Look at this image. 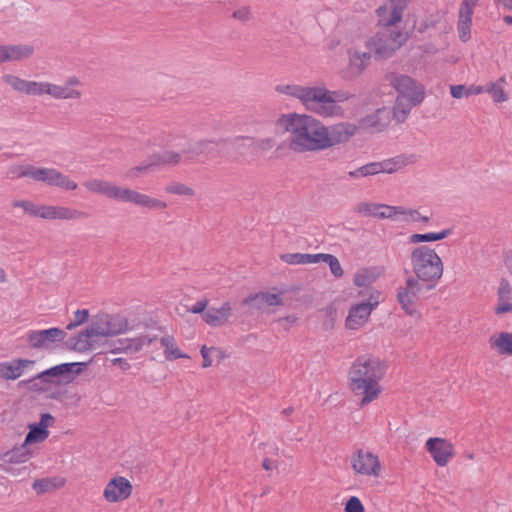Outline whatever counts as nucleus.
<instances>
[{"mask_svg": "<svg viewBox=\"0 0 512 512\" xmlns=\"http://www.w3.org/2000/svg\"><path fill=\"white\" fill-rule=\"evenodd\" d=\"M388 365L378 357L358 356L348 374V386L355 395H362L360 406L377 399L382 391L379 381L385 376Z\"/></svg>", "mask_w": 512, "mask_h": 512, "instance_id": "1", "label": "nucleus"}, {"mask_svg": "<svg viewBox=\"0 0 512 512\" xmlns=\"http://www.w3.org/2000/svg\"><path fill=\"white\" fill-rule=\"evenodd\" d=\"M321 125L313 116L298 113L282 114L276 121L278 128L292 134L289 147L298 153L320 151Z\"/></svg>", "mask_w": 512, "mask_h": 512, "instance_id": "2", "label": "nucleus"}, {"mask_svg": "<svg viewBox=\"0 0 512 512\" xmlns=\"http://www.w3.org/2000/svg\"><path fill=\"white\" fill-rule=\"evenodd\" d=\"M85 187L93 193L102 194L120 202L132 203L149 209H164L167 207L166 202L129 188L116 186L105 180L93 179L87 181Z\"/></svg>", "mask_w": 512, "mask_h": 512, "instance_id": "3", "label": "nucleus"}, {"mask_svg": "<svg viewBox=\"0 0 512 512\" xmlns=\"http://www.w3.org/2000/svg\"><path fill=\"white\" fill-rule=\"evenodd\" d=\"M411 263L415 278L426 282L425 290L435 288L436 282L443 275V262L436 251L427 245L414 248L411 252Z\"/></svg>", "mask_w": 512, "mask_h": 512, "instance_id": "4", "label": "nucleus"}, {"mask_svg": "<svg viewBox=\"0 0 512 512\" xmlns=\"http://www.w3.org/2000/svg\"><path fill=\"white\" fill-rule=\"evenodd\" d=\"M94 358L95 356L85 362H67L52 366L37 373L34 379L59 387L67 386L88 369Z\"/></svg>", "mask_w": 512, "mask_h": 512, "instance_id": "5", "label": "nucleus"}, {"mask_svg": "<svg viewBox=\"0 0 512 512\" xmlns=\"http://www.w3.org/2000/svg\"><path fill=\"white\" fill-rule=\"evenodd\" d=\"M221 145L222 157L231 159L237 163H250L256 160L254 137L234 136L217 139Z\"/></svg>", "mask_w": 512, "mask_h": 512, "instance_id": "6", "label": "nucleus"}, {"mask_svg": "<svg viewBox=\"0 0 512 512\" xmlns=\"http://www.w3.org/2000/svg\"><path fill=\"white\" fill-rule=\"evenodd\" d=\"M276 91L282 94L293 96L299 99L305 108L312 112L314 106H319L322 112L327 109L320 104L331 102L327 88L325 87H304L299 85H277Z\"/></svg>", "mask_w": 512, "mask_h": 512, "instance_id": "7", "label": "nucleus"}, {"mask_svg": "<svg viewBox=\"0 0 512 512\" xmlns=\"http://www.w3.org/2000/svg\"><path fill=\"white\" fill-rule=\"evenodd\" d=\"M388 80L398 93L397 98L406 100L410 106H419L425 99V86L415 78L406 74L391 73Z\"/></svg>", "mask_w": 512, "mask_h": 512, "instance_id": "8", "label": "nucleus"}, {"mask_svg": "<svg viewBox=\"0 0 512 512\" xmlns=\"http://www.w3.org/2000/svg\"><path fill=\"white\" fill-rule=\"evenodd\" d=\"M423 289H425V285L413 276L406 279L405 286H400L397 289L396 298L398 303L407 315L415 319H420L422 316L417 309V303Z\"/></svg>", "mask_w": 512, "mask_h": 512, "instance_id": "9", "label": "nucleus"}, {"mask_svg": "<svg viewBox=\"0 0 512 512\" xmlns=\"http://www.w3.org/2000/svg\"><path fill=\"white\" fill-rule=\"evenodd\" d=\"M380 292L372 289L368 299L352 304L348 310L345 327L349 330H357L369 319L371 312L378 306Z\"/></svg>", "mask_w": 512, "mask_h": 512, "instance_id": "10", "label": "nucleus"}, {"mask_svg": "<svg viewBox=\"0 0 512 512\" xmlns=\"http://www.w3.org/2000/svg\"><path fill=\"white\" fill-rule=\"evenodd\" d=\"M320 151L333 146L347 143L357 132V125L350 122H340L334 125H321Z\"/></svg>", "mask_w": 512, "mask_h": 512, "instance_id": "11", "label": "nucleus"}, {"mask_svg": "<svg viewBox=\"0 0 512 512\" xmlns=\"http://www.w3.org/2000/svg\"><path fill=\"white\" fill-rule=\"evenodd\" d=\"M67 337V332L59 327H51L42 330H31L27 333V344L31 349L53 351L55 344L62 342Z\"/></svg>", "mask_w": 512, "mask_h": 512, "instance_id": "12", "label": "nucleus"}, {"mask_svg": "<svg viewBox=\"0 0 512 512\" xmlns=\"http://www.w3.org/2000/svg\"><path fill=\"white\" fill-rule=\"evenodd\" d=\"M182 154L188 160H193L199 156H203L205 160H213L222 158L221 145L217 144V140L201 139L188 145L182 149Z\"/></svg>", "mask_w": 512, "mask_h": 512, "instance_id": "13", "label": "nucleus"}, {"mask_svg": "<svg viewBox=\"0 0 512 512\" xmlns=\"http://www.w3.org/2000/svg\"><path fill=\"white\" fill-rule=\"evenodd\" d=\"M425 448L435 463L441 467L446 466L455 455L453 444L445 438L430 437L425 443Z\"/></svg>", "mask_w": 512, "mask_h": 512, "instance_id": "14", "label": "nucleus"}, {"mask_svg": "<svg viewBox=\"0 0 512 512\" xmlns=\"http://www.w3.org/2000/svg\"><path fill=\"white\" fill-rule=\"evenodd\" d=\"M391 122V110L386 107L378 108L358 120V128L371 133L384 131Z\"/></svg>", "mask_w": 512, "mask_h": 512, "instance_id": "15", "label": "nucleus"}, {"mask_svg": "<svg viewBox=\"0 0 512 512\" xmlns=\"http://www.w3.org/2000/svg\"><path fill=\"white\" fill-rule=\"evenodd\" d=\"M131 482L122 476L113 477L104 489V498L111 503H116L130 497L132 493Z\"/></svg>", "mask_w": 512, "mask_h": 512, "instance_id": "16", "label": "nucleus"}, {"mask_svg": "<svg viewBox=\"0 0 512 512\" xmlns=\"http://www.w3.org/2000/svg\"><path fill=\"white\" fill-rule=\"evenodd\" d=\"M352 467L358 474L378 476L381 464L378 456L358 450L352 458Z\"/></svg>", "mask_w": 512, "mask_h": 512, "instance_id": "17", "label": "nucleus"}, {"mask_svg": "<svg viewBox=\"0 0 512 512\" xmlns=\"http://www.w3.org/2000/svg\"><path fill=\"white\" fill-rule=\"evenodd\" d=\"M367 48L377 60H386L393 56L397 48L382 34L377 32L366 43Z\"/></svg>", "mask_w": 512, "mask_h": 512, "instance_id": "18", "label": "nucleus"}, {"mask_svg": "<svg viewBox=\"0 0 512 512\" xmlns=\"http://www.w3.org/2000/svg\"><path fill=\"white\" fill-rule=\"evenodd\" d=\"M3 81L16 91L25 93L27 95H42L44 94L45 82L28 81L21 79L18 76L5 74Z\"/></svg>", "mask_w": 512, "mask_h": 512, "instance_id": "19", "label": "nucleus"}, {"mask_svg": "<svg viewBox=\"0 0 512 512\" xmlns=\"http://www.w3.org/2000/svg\"><path fill=\"white\" fill-rule=\"evenodd\" d=\"M391 2V9H389L386 6H380L377 8L376 13L379 18L378 26H382L384 28H391L394 27L399 22H401L403 11L405 9L406 4H395L393 0H391Z\"/></svg>", "mask_w": 512, "mask_h": 512, "instance_id": "20", "label": "nucleus"}, {"mask_svg": "<svg viewBox=\"0 0 512 512\" xmlns=\"http://www.w3.org/2000/svg\"><path fill=\"white\" fill-rule=\"evenodd\" d=\"M35 364L34 360L15 358L12 361L0 362V377L6 381L18 379L24 369Z\"/></svg>", "mask_w": 512, "mask_h": 512, "instance_id": "21", "label": "nucleus"}, {"mask_svg": "<svg viewBox=\"0 0 512 512\" xmlns=\"http://www.w3.org/2000/svg\"><path fill=\"white\" fill-rule=\"evenodd\" d=\"M498 303L494 309L497 315L512 311V287L506 278H501L498 291Z\"/></svg>", "mask_w": 512, "mask_h": 512, "instance_id": "22", "label": "nucleus"}, {"mask_svg": "<svg viewBox=\"0 0 512 512\" xmlns=\"http://www.w3.org/2000/svg\"><path fill=\"white\" fill-rule=\"evenodd\" d=\"M327 92H328L331 102L322 104L327 109V111L324 113L319 108V106H314L313 107L314 109L312 110V112H314L320 116H324V117L342 114V111H343L342 108L340 106H338L336 103L348 100L349 95L346 92L341 91V90L330 91L327 89Z\"/></svg>", "mask_w": 512, "mask_h": 512, "instance_id": "23", "label": "nucleus"}, {"mask_svg": "<svg viewBox=\"0 0 512 512\" xmlns=\"http://www.w3.org/2000/svg\"><path fill=\"white\" fill-rule=\"evenodd\" d=\"M231 305L228 301L224 302L220 308H209L204 314L203 321L211 327L224 325L231 316Z\"/></svg>", "mask_w": 512, "mask_h": 512, "instance_id": "24", "label": "nucleus"}, {"mask_svg": "<svg viewBox=\"0 0 512 512\" xmlns=\"http://www.w3.org/2000/svg\"><path fill=\"white\" fill-rule=\"evenodd\" d=\"M100 321L103 322L108 336L119 335L128 330V319L120 314H101Z\"/></svg>", "mask_w": 512, "mask_h": 512, "instance_id": "25", "label": "nucleus"}, {"mask_svg": "<svg viewBox=\"0 0 512 512\" xmlns=\"http://www.w3.org/2000/svg\"><path fill=\"white\" fill-rule=\"evenodd\" d=\"M50 170L51 168L36 167L34 165L28 164L17 166L16 170L13 172L17 173V177L19 178L30 177L36 181L47 184Z\"/></svg>", "mask_w": 512, "mask_h": 512, "instance_id": "26", "label": "nucleus"}, {"mask_svg": "<svg viewBox=\"0 0 512 512\" xmlns=\"http://www.w3.org/2000/svg\"><path fill=\"white\" fill-rule=\"evenodd\" d=\"M489 344L498 354L512 356V332L502 331L497 336H491Z\"/></svg>", "mask_w": 512, "mask_h": 512, "instance_id": "27", "label": "nucleus"}, {"mask_svg": "<svg viewBox=\"0 0 512 512\" xmlns=\"http://www.w3.org/2000/svg\"><path fill=\"white\" fill-rule=\"evenodd\" d=\"M6 62L21 61L30 58L34 54V47L29 44L4 45Z\"/></svg>", "mask_w": 512, "mask_h": 512, "instance_id": "28", "label": "nucleus"}, {"mask_svg": "<svg viewBox=\"0 0 512 512\" xmlns=\"http://www.w3.org/2000/svg\"><path fill=\"white\" fill-rule=\"evenodd\" d=\"M47 185L56 186L68 191L76 190L78 187L77 183L70 179L69 176L54 168L50 170Z\"/></svg>", "mask_w": 512, "mask_h": 512, "instance_id": "29", "label": "nucleus"}, {"mask_svg": "<svg viewBox=\"0 0 512 512\" xmlns=\"http://www.w3.org/2000/svg\"><path fill=\"white\" fill-rule=\"evenodd\" d=\"M44 94H49L57 99H78L81 92L68 86H58L45 82Z\"/></svg>", "mask_w": 512, "mask_h": 512, "instance_id": "30", "label": "nucleus"}, {"mask_svg": "<svg viewBox=\"0 0 512 512\" xmlns=\"http://www.w3.org/2000/svg\"><path fill=\"white\" fill-rule=\"evenodd\" d=\"M100 315L101 314L96 315L95 320H93L85 329L80 331V336H84L86 341L93 345L95 343V340L93 339L94 337H108L105 326L103 322L100 321Z\"/></svg>", "mask_w": 512, "mask_h": 512, "instance_id": "31", "label": "nucleus"}, {"mask_svg": "<svg viewBox=\"0 0 512 512\" xmlns=\"http://www.w3.org/2000/svg\"><path fill=\"white\" fill-rule=\"evenodd\" d=\"M412 17V26L405 33L387 28V34H384V36L390 41L392 45L395 46V48L399 49L412 36V33L416 28L417 22L416 17L414 15Z\"/></svg>", "mask_w": 512, "mask_h": 512, "instance_id": "32", "label": "nucleus"}, {"mask_svg": "<svg viewBox=\"0 0 512 512\" xmlns=\"http://www.w3.org/2000/svg\"><path fill=\"white\" fill-rule=\"evenodd\" d=\"M378 275L373 272L372 268H362L354 274L353 283L357 287H364L371 293L372 284L377 280Z\"/></svg>", "mask_w": 512, "mask_h": 512, "instance_id": "33", "label": "nucleus"}, {"mask_svg": "<svg viewBox=\"0 0 512 512\" xmlns=\"http://www.w3.org/2000/svg\"><path fill=\"white\" fill-rule=\"evenodd\" d=\"M118 344H126L124 347L111 348L110 352L113 354L117 353H130L134 354L142 350L145 344V338H123L117 340Z\"/></svg>", "mask_w": 512, "mask_h": 512, "instance_id": "34", "label": "nucleus"}, {"mask_svg": "<svg viewBox=\"0 0 512 512\" xmlns=\"http://www.w3.org/2000/svg\"><path fill=\"white\" fill-rule=\"evenodd\" d=\"M28 433L25 436V445L38 444L45 441L49 436V430H46L42 425L38 423H30L28 425Z\"/></svg>", "mask_w": 512, "mask_h": 512, "instance_id": "35", "label": "nucleus"}, {"mask_svg": "<svg viewBox=\"0 0 512 512\" xmlns=\"http://www.w3.org/2000/svg\"><path fill=\"white\" fill-rule=\"evenodd\" d=\"M452 233L451 228L443 229L439 232L415 233L409 237L410 243L435 242L447 238Z\"/></svg>", "mask_w": 512, "mask_h": 512, "instance_id": "36", "label": "nucleus"}, {"mask_svg": "<svg viewBox=\"0 0 512 512\" xmlns=\"http://www.w3.org/2000/svg\"><path fill=\"white\" fill-rule=\"evenodd\" d=\"M61 343L66 349L79 353L93 349V344L86 341L84 336H80V332H78L75 336H70L67 340L64 339Z\"/></svg>", "mask_w": 512, "mask_h": 512, "instance_id": "37", "label": "nucleus"}, {"mask_svg": "<svg viewBox=\"0 0 512 512\" xmlns=\"http://www.w3.org/2000/svg\"><path fill=\"white\" fill-rule=\"evenodd\" d=\"M65 481L58 478H41L32 483L33 490L38 494H45L63 486Z\"/></svg>", "mask_w": 512, "mask_h": 512, "instance_id": "38", "label": "nucleus"}, {"mask_svg": "<svg viewBox=\"0 0 512 512\" xmlns=\"http://www.w3.org/2000/svg\"><path fill=\"white\" fill-rule=\"evenodd\" d=\"M160 344L162 347H165V357L167 360L173 361L181 358H188L189 356L182 352L174 342V338L170 336H165L160 339Z\"/></svg>", "mask_w": 512, "mask_h": 512, "instance_id": "39", "label": "nucleus"}, {"mask_svg": "<svg viewBox=\"0 0 512 512\" xmlns=\"http://www.w3.org/2000/svg\"><path fill=\"white\" fill-rule=\"evenodd\" d=\"M8 454L9 458L6 463L19 464L26 462L32 456V451L29 449V445H25L24 441L21 445L8 450Z\"/></svg>", "mask_w": 512, "mask_h": 512, "instance_id": "40", "label": "nucleus"}, {"mask_svg": "<svg viewBox=\"0 0 512 512\" xmlns=\"http://www.w3.org/2000/svg\"><path fill=\"white\" fill-rule=\"evenodd\" d=\"M181 153H177L174 151H161L157 153H153L150 156L152 162H154V167L159 165H176L181 160Z\"/></svg>", "mask_w": 512, "mask_h": 512, "instance_id": "41", "label": "nucleus"}, {"mask_svg": "<svg viewBox=\"0 0 512 512\" xmlns=\"http://www.w3.org/2000/svg\"><path fill=\"white\" fill-rule=\"evenodd\" d=\"M55 212V219L63 220L85 219L89 216L88 213L84 211L72 209L65 206H56Z\"/></svg>", "mask_w": 512, "mask_h": 512, "instance_id": "42", "label": "nucleus"}, {"mask_svg": "<svg viewBox=\"0 0 512 512\" xmlns=\"http://www.w3.org/2000/svg\"><path fill=\"white\" fill-rule=\"evenodd\" d=\"M413 107L409 102L404 103V100L396 98L391 117L393 116L397 123H403Z\"/></svg>", "mask_w": 512, "mask_h": 512, "instance_id": "43", "label": "nucleus"}, {"mask_svg": "<svg viewBox=\"0 0 512 512\" xmlns=\"http://www.w3.org/2000/svg\"><path fill=\"white\" fill-rule=\"evenodd\" d=\"M321 262L326 263L329 266L330 271L335 278H340L343 276L344 271L338 258L335 255L324 253Z\"/></svg>", "mask_w": 512, "mask_h": 512, "instance_id": "44", "label": "nucleus"}, {"mask_svg": "<svg viewBox=\"0 0 512 512\" xmlns=\"http://www.w3.org/2000/svg\"><path fill=\"white\" fill-rule=\"evenodd\" d=\"M378 166L375 162H370L368 164H365L353 171L348 172V176L350 178H360V177H367V176H373L377 174Z\"/></svg>", "mask_w": 512, "mask_h": 512, "instance_id": "45", "label": "nucleus"}, {"mask_svg": "<svg viewBox=\"0 0 512 512\" xmlns=\"http://www.w3.org/2000/svg\"><path fill=\"white\" fill-rule=\"evenodd\" d=\"M485 92H488L492 95L493 101L495 103H502L508 99V95L497 82L487 84L485 86Z\"/></svg>", "mask_w": 512, "mask_h": 512, "instance_id": "46", "label": "nucleus"}, {"mask_svg": "<svg viewBox=\"0 0 512 512\" xmlns=\"http://www.w3.org/2000/svg\"><path fill=\"white\" fill-rule=\"evenodd\" d=\"M382 204L377 203H370V202H360L356 208L355 212L357 213H363L367 216H373L377 218V214H379L381 211L379 209H382Z\"/></svg>", "mask_w": 512, "mask_h": 512, "instance_id": "47", "label": "nucleus"}, {"mask_svg": "<svg viewBox=\"0 0 512 512\" xmlns=\"http://www.w3.org/2000/svg\"><path fill=\"white\" fill-rule=\"evenodd\" d=\"M12 206L22 208L25 211V213H27L33 217H38V215L40 214L39 213L40 205H36L32 201H29V200H15V201H13Z\"/></svg>", "mask_w": 512, "mask_h": 512, "instance_id": "48", "label": "nucleus"}, {"mask_svg": "<svg viewBox=\"0 0 512 512\" xmlns=\"http://www.w3.org/2000/svg\"><path fill=\"white\" fill-rule=\"evenodd\" d=\"M471 25H472V20L458 19L457 31L459 34V39L464 43L469 41L471 38Z\"/></svg>", "mask_w": 512, "mask_h": 512, "instance_id": "49", "label": "nucleus"}, {"mask_svg": "<svg viewBox=\"0 0 512 512\" xmlns=\"http://www.w3.org/2000/svg\"><path fill=\"white\" fill-rule=\"evenodd\" d=\"M260 300L264 301L265 306H279L283 305L282 292L270 293L260 292Z\"/></svg>", "mask_w": 512, "mask_h": 512, "instance_id": "50", "label": "nucleus"}, {"mask_svg": "<svg viewBox=\"0 0 512 512\" xmlns=\"http://www.w3.org/2000/svg\"><path fill=\"white\" fill-rule=\"evenodd\" d=\"M77 394H70L67 389H56L54 391H48L45 393V399L47 400H57L60 402H65L68 399L75 398Z\"/></svg>", "mask_w": 512, "mask_h": 512, "instance_id": "51", "label": "nucleus"}, {"mask_svg": "<svg viewBox=\"0 0 512 512\" xmlns=\"http://www.w3.org/2000/svg\"><path fill=\"white\" fill-rule=\"evenodd\" d=\"M440 20L441 18L438 14H431L425 19H423L420 22L419 26L416 25L415 30H417L418 33L422 34L430 28H435L437 24L440 22Z\"/></svg>", "mask_w": 512, "mask_h": 512, "instance_id": "52", "label": "nucleus"}, {"mask_svg": "<svg viewBox=\"0 0 512 512\" xmlns=\"http://www.w3.org/2000/svg\"><path fill=\"white\" fill-rule=\"evenodd\" d=\"M166 192L174 195L193 196L195 191L183 183H173L166 187Z\"/></svg>", "mask_w": 512, "mask_h": 512, "instance_id": "53", "label": "nucleus"}, {"mask_svg": "<svg viewBox=\"0 0 512 512\" xmlns=\"http://www.w3.org/2000/svg\"><path fill=\"white\" fill-rule=\"evenodd\" d=\"M475 6V3H471L469 0H463L460 4L458 19L472 20Z\"/></svg>", "mask_w": 512, "mask_h": 512, "instance_id": "54", "label": "nucleus"}, {"mask_svg": "<svg viewBox=\"0 0 512 512\" xmlns=\"http://www.w3.org/2000/svg\"><path fill=\"white\" fill-rule=\"evenodd\" d=\"M382 206V209L388 210V214H384V212L381 211L377 214V218L379 219H395L396 215H403L405 212V207L403 206H390L387 204H382Z\"/></svg>", "mask_w": 512, "mask_h": 512, "instance_id": "55", "label": "nucleus"}, {"mask_svg": "<svg viewBox=\"0 0 512 512\" xmlns=\"http://www.w3.org/2000/svg\"><path fill=\"white\" fill-rule=\"evenodd\" d=\"M344 512H365V507L357 496H351L344 505Z\"/></svg>", "mask_w": 512, "mask_h": 512, "instance_id": "56", "label": "nucleus"}, {"mask_svg": "<svg viewBox=\"0 0 512 512\" xmlns=\"http://www.w3.org/2000/svg\"><path fill=\"white\" fill-rule=\"evenodd\" d=\"M254 145H255V155L256 159L259 158V151H266L271 149L274 146V140L272 138H265L257 140L254 138Z\"/></svg>", "mask_w": 512, "mask_h": 512, "instance_id": "57", "label": "nucleus"}, {"mask_svg": "<svg viewBox=\"0 0 512 512\" xmlns=\"http://www.w3.org/2000/svg\"><path fill=\"white\" fill-rule=\"evenodd\" d=\"M152 167H154V162H152L150 156H148V158L145 161H143L140 165L131 168L128 172V176L137 177L139 174L147 171Z\"/></svg>", "mask_w": 512, "mask_h": 512, "instance_id": "58", "label": "nucleus"}, {"mask_svg": "<svg viewBox=\"0 0 512 512\" xmlns=\"http://www.w3.org/2000/svg\"><path fill=\"white\" fill-rule=\"evenodd\" d=\"M260 292L259 293H255V294H252V295H249L248 297H246L244 300H243V304L244 305H248L250 306L251 308H254L256 310H262L264 307H265V303L264 301H261L260 300Z\"/></svg>", "mask_w": 512, "mask_h": 512, "instance_id": "59", "label": "nucleus"}, {"mask_svg": "<svg viewBox=\"0 0 512 512\" xmlns=\"http://www.w3.org/2000/svg\"><path fill=\"white\" fill-rule=\"evenodd\" d=\"M208 304L209 300L207 298H203L197 301L193 306L188 308L187 311L193 314H200L201 317L203 318L204 314L206 313Z\"/></svg>", "mask_w": 512, "mask_h": 512, "instance_id": "60", "label": "nucleus"}, {"mask_svg": "<svg viewBox=\"0 0 512 512\" xmlns=\"http://www.w3.org/2000/svg\"><path fill=\"white\" fill-rule=\"evenodd\" d=\"M378 166L377 174L388 173L392 174L397 171V167L394 165L392 159H387L382 162H375Z\"/></svg>", "mask_w": 512, "mask_h": 512, "instance_id": "61", "label": "nucleus"}, {"mask_svg": "<svg viewBox=\"0 0 512 512\" xmlns=\"http://www.w3.org/2000/svg\"><path fill=\"white\" fill-rule=\"evenodd\" d=\"M280 259L290 265L302 264V253H285L280 255Z\"/></svg>", "mask_w": 512, "mask_h": 512, "instance_id": "62", "label": "nucleus"}, {"mask_svg": "<svg viewBox=\"0 0 512 512\" xmlns=\"http://www.w3.org/2000/svg\"><path fill=\"white\" fill-rule=\"evenodd\" d=\"M468 89L466 85L457 84L450 86V94L455 99H460L464 96L468 97Z\"/></svg>", "mask_w": 512, "mask_h": 512, "instance_id": "63", "label": "nucleus"}, {"mask_svg": "<svg viewBox=\"0 0 512 512\" xmlns=\"http://www.w3.org/2000/svg\"><path fill=\"white\" fill-rule=\"evenodd\" d=\"M55 209H56V206H52V205H40L39 207V215L38 217L42 218V219H49V220H52V219H55Z\"/></svg>", "mask_w": 512, "mask_h": 512, "instance_id": "64", "label": "nucleus"}]
</instances>
